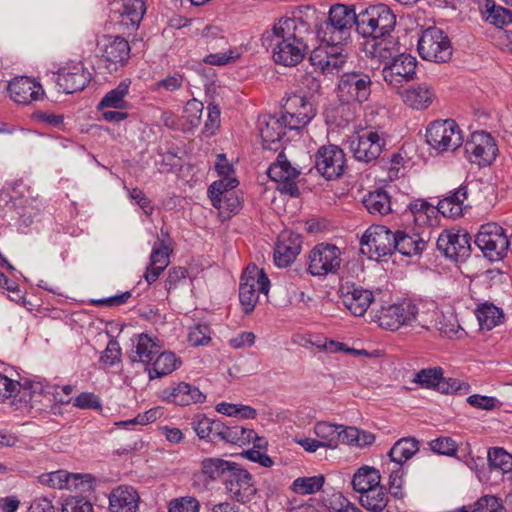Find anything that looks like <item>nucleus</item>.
Returning <instances> with one entry per match:
<instances>
[{"label":"nucleus","instance_id":"nucleus-54","mask_svg":"<svg viewBox=\"0 0 512 512\" xmlns=\"http://www.w3.org/2000/svg\"><path fill=\"white\" fill-rule=\"evenodd\" d=\"M442 375L443 369L441 367L426 368L415 374L413 382L423 388H436L438 390Z\"/></svg>","mask_w":512,"mask_h":512},{"label":"nucleus","instance_id":"nucleus-60","mask_svg":"<svg viewBox=\"0 0 512 512\" xmlns=\"http://www.w3.org/2000/svg\"><path fill=\"white\" fill-rule=\"evenodd\" d=\"M210 328L205 324H198L191 328L188 334V341L192 346H204L207 345L210 340Z\"/></svg>","mask_w":512,"mask_h":512},{"label":"nucleus","instance_id":"nucleus-30","mask_svg":"<svg viewBox=\"0 0 512 512\" xmlns=\"http://www.w3.org/2000/svg\"><path fill=\"white\" fill-rule=\"evenodd\" d=\"M287 129L282 116H269L259 128L264 148L278 150Z\"/></svg>","mask_w":512,"mask_h":512},{"label":"nucleus","instance_id":"nucleus-42","mask_svg":"<svg viewBox=\"0 0 512 512\" xmlns=\"http://www.w3.org/2000/svg\"><path fill=\"white\" fill-rule=\"evenodd\" d=\"M234 465L235 462L221 458H205L201 462V472L210 481L222 479L224 482Z\"/></svg>","mask_w":512,"mask_h":512},{"label":"nucleus","instance_id":"nucleus-13","mask_svg":"<svg viewBox=\"0 0 512 512\" xmlns=\"http://www.w3.org/2000/svg\"><path fill=\"white\" fill-rule=\"evenodd\" d=\"M464 153L470 163L488 166L496 159L498 147L489 133L476 131L464 143Z\"/></svg>","mask_w":512,"mask_h":512},{"label":"nucleus","instance_id":"nucleus-52","mask_svg":"<svg viewBox=\"0 0 512 512\" xmlns=\"http://www.w3.org/2000/svg\"><path fill=\"white\" fill-rule=\"evenodd\" d=\"M324 484V476L316 475L311 477H298L292 485L291 490L296 494L306 495L318 492Z\"/></svg>","mask_w":512,"mask_h":512},{"label":"nucleus","instance_id":"nucleus-33","mask_svg":"<svg viewBox=\"0 0 512 512\" xmlns=\"http://www.w3.org/2000/svg\"><path fill=\"white\" fill-rule=\"evenodd\" d=\"M252 436L253 429L232 425L231 423L227 424L220 421L215 427L214 438L229 444L239 446L249 444Z\"/></svg>","mask_w":512,"mask_h":512},{"label":"nucleus","instance_id":"nucleus-8","mask_svg":"<svg viewBox=\"0 0 512 512\" xmlns=\"http://www.w3.org/2000/svg\"><path fill=\"white\" fill-rule=\"evenodd\" d=\"M417 48L421 58L431 62H446L452 56L450 39L436 26L422 31Z\"/></svg>","mask_w":512,"mask_h":512},{"label":"nucleus","instance_id":"nucleus-26","mask_svg":"<svg viewBox=\"0 0 512 512\" xmlns=\"http://www.w3.org/2000/svg\"><path fill=\"white\" fill-rule=\"evenodd\" d=\"M365 51L369 57L385 62V64L402 53L398 37H394L391 34L381 38L370 39L366 43Z\"/></svg>","mask_w":512,"mask_h":512},{"label":"nucleus","instance_id":"nucleus-51","mask_svg":"<svg viewBox=\"0 0 512 512\" xmlns=\"http://www.w3.org/2000/svg\"><path fill=\"white\" fill-rule=\"evenodd\" d=\"M219 422L220 420L210 419L204 414H196L191 420V426L200 439L212 441L215 439V427Z\"/></svg>","mask_w":512,"mask_h":512},{"label":"nucleus","instance_id":"nucleus-23","mask_svg":"<svg viewBox=\"0 0 512 512\" xmlns=\"http://www.w3.org/2000/svg\"><path fill=\"white\" fill-rule=\"evenodd\" d=\"M92 477L89 474L81 475L69 473L66 470H57L43 473L38 481L47 487L54 489H80L86 491L92 488Z\"/></svg>","mask_w":512,"mask_h":512},{"label":"nucleus","instance_id":"nucleus-34","mask_svg":"<svg viewBox=\"0 0 512 512\" xmlns=\"http://www.w3.org/2000/svg\"><path fill=\"white\" fill-rule=\"evenodd\" d=\"M467 197L468 187L466 185H461L438 202L437 210L445 217H459L463 213L464 201Z\"/></svg>","mask_w":512,"mask_h":512},{"label":"nucleus","instance_id":"nucleus-43","mask_svg":"<svg viewBox=\"0 0 512 512\" xmlns=\"http://www.w3.org/2000/svg\"><path fill=\"white\" fill-rule=\"evenodd\" d=\"M146 12L143 0H124L121 12V23L128 29H136Z\"/></svg>","mask_w":512,"mask_h":512},{"label":"nucleus","instance_id":"nucleus-50","mask_svg":"<svg viewBox=\"0 0 512 512\" xmlns=\"http://www.w3.org/2000/svg\"><path fill=\"white\" fill-rule=\"evenodd\" d=\"M488 462L491 468L499 469L503 474L509 475L512 480V455L501 447L488 450Z\"/></svg>","mask_w":512,"mask_h":512},{"label":"nucleus","instance_id":"nucleus-16","mask_svg":"<svg viewBox=\"0 0 512 512\" xmlns=\"http://www.w3.org/2000/svg\"><path fill=\"white\" fill-rule=\"evenodd\" d=\"M384 132L367 129L352 137L350 151L357 161L369 163L376 160L385 146Z\"/></svg>","mask_w":512,"mask_h":512},{"label":"nucleus","instance_id":"nucleus-40","mask_svg":"<svg viewBox=\"0 0 512 512\" xmlns=\"http://www.w3.org/2000/svg\"><path fill=\"white\" fill-rule=\"evenodd\" d=\"M362 202L367 211L374 216H385L393 211L391 197L384 189L369 192Z\"/></svg>","mask_w":512,"mask_h":512},{"label":"nucleus","instance_id":"nucleus-64","mask_svg":"<svg viewBox=\"0 0 512 512\" xmlns=\"http://www.w3.org/2000/svg\"><path fill=\"white\" fill-rule=\"evenodd\" d=\"M62 512H93V506L83 497H70L64 501Z\"/></svg>","mask_w":512,"mask_h":512},{"label":"nucleus","instance_id":"nucleus-24","mask_svg":"<svg viewBox=\"0 0 512 512\" xmlns=\"http://www.w3.org/2000/svg\"><path fill=\"white\" fill-rule=\"evenodd\" d=\"M8 91L14 102L25 105L39 101L45 95L42 85L28 76H18L9 81Z\"/></svg>","mask_w":512,"mask_h":512},{"label":"nucleus","instance_id":"nucleus-20","mask_svg":"<svg viewBox=\"0 0 512 512\" xmlns=\"http://www.w3.org/2000/svg\"><path fill=\"white\" fill-rule=\"evenodd\" d=\"M416 59L402 52L382 69V76L387 85L398 89L414 79L416 75Z\"/></svg>","mask_w":512,"mask_h":512},{"label":"nucleus","instance_id":"nucleus-39","mask_svg":"<svg viewBox=\"0 0 512 512\" xmlns=\"http://www.w3.org/2000/svg\"><path fill=\"white\" fill-rule=\"evenodd\" d=\"M475 316L481 330L489 331L504 321L503 310L488 301L477 305Z\"/></svg>","mask_w":512,"mask_h":512},{"label":"nucleus","instance_id":"nucleus-48","mask_svg":"<svg viewBox=\"0 0 512 512\" xmlns=\"http://www.w3.org/2000/svg\"><path fill=\"white\" fill-rule=\"evenodd\" d=\"M408 208L414 217L415 223L419 226L429 225L431 219L435 217L438 212L437 206L423 199H417L411 202Z\"/></svg>","mask_w":512,"mask_h":512},{"label":"nucleus","instance_id":"nucleus-32","mask_svg":"<svg viewBox=\"0 0 512 512\" xmlns=\"http://www.w3.org/2000/svg\"><path fill=\"white\" fill-rule=\"evenodd\" d=\"M301 250V240L298 236L282 234L276 243L274 262L278 267H287L293 262Z\"/></svg>","mask_w":512,"mask_h":512},{"label":"nucleus","instance_id":"nucleus-4","mask_svg":"<svg viewBox=\"0 0 512 512\" xmlns=\"http://www.w3.org/2000/svg\"><path fill=\"white\" fill-rule=\"evenodd\" d=\"M395 26L396 15L384 3L370 5L359 11L357 34L365 40L388 36Z\"/></svg>","mask_w":512,"mask_h":512},{"label":"nucleus","instance_id":"nucleus-44","mask_svg":"<svg viewBox=\"0 0 512 512\" xmlns=\"http://www.w3.org/2000/svg\"><path fill=\"white\" fill-rule=\"evenodd\" d=\"M381 476L377 469L370 466L360 467L352 478L353 489L361 495L380 484Z\"/></svg>","mask_w":512,"mask_h":512},{"label":"nucleus","instance_id":"nucleus-63","mask_svg":"<svg viewBox=\"0 0 512 512\" xmlns=\"http://www.w3.org/2000/svg\"><path fill=\"white\" fill-rule=\"evenodd\" d=\"M325 505L331 512H350V510L357 508L340 493L332 494L326 500Z\"/></svg>","mask_w":512,"mask_h":512},{"label":"nucleus","instance_id":"nucleus-17","mask_svg":"<svg viewBox=\"0 0 512 512\" xmlns=\"http://www.w3.org/2000/svg\"><path fill=\"white\" fill-rule=\"evenodd\" d=\"M224 486L229 497L241 504L250 502L257 493L253 476L237 463L227 475Z\"/></svg>","mask_w":512,"mask_h":512},{"label":"nucleus","instance_id":"nucleus-18","mask_svg":"<svg viewBox=\"0 0 512 512\" xmlns=\"http://www.w3.org/2000/svg\"><path fill=\"white\" fill-rule=\"evenodd\" d=\"M267 173L269 178L278 184L277 189L282 194L292 197L299 196L297 179L300 176V170L291 165L284 153L278 154L276 161L271 164Z\"/></svg>","mask_w":512,"mask_h":512},{"label":"nucleus","instance_id":"nucleus-47","mask_svg":"<svg viewBox=\"0 0 512 512\" xmlns=\"http://www.w3.org/2000/svg\"><path fill=\"white\" fill-rule=\"evenodd\" d=\"M361 505L372 512H382L388 503L384 487L380 484L363 493L360 497Z\"/></svg>","mask_w":512,"mask_h":512},{"label":"nucleus","instance_id":"nucleus-14","mask_svg":"<svg viewBox=\"0 0 512 512\" xmlns=\"http://www.w3.org/2000/svg\"><path fill=\"white\" fill-rule=\"evenodd\" d=\"M395 232L387 227L375 225L369 227L361 238V251L370 258H383L395 251Z\"/></svg>","mask_w":512,"mask_h":512},{"label":"nucleus","instance_id":"nucleus-1","mask_svg":"<svg viewBox=\"0 0 512 512\" xmlns=\"http://www.w3.org/2000/svg\"><path fill=\"white\" fill-rule=\"evenodd\" d=\"M307 24L297 19H279L270 30L262 34V45L271 50L276 64L295 66L300 63L307 49L304 37Z\"/></svg>","mask_w":512,"mask_h":512},{"label":"nucleus","instance_id":"nucleus-37","mask_svg":"<svg viewBox=\"0 0 512 512\" xmlns=\"http://www.w3.org/2000/svg\"><path fill=\"white\" fill-rule=\"evenodd\" d=\"M167 399L179 406H187L190 404L203 403L206 396L198 387L189 383L180 382L176 387L171 389Z\"/></svg>","mask_w":512,"mask_h":512},{"label":"nucleus","instance_id":"nucleus-6","mask_svg":"<svg viewBox=\"0 0 512 512\" xmlns=\"http://www.w3.org/2000/svg\"><path fill=\"white\" fill-rule=\"evenodd\" d=\"M270 280L263 269L255 264L247 266L241 276L239 300L245 314H250L259 300V293L268 294Z\"/></svg>","mask_w":512,"mask_h":512},{"label":"nucleus","instance_id":"nucleus-5","mask_svg":"<svg viewBox=\"0 0 512 512\" xmlns=\"http://www.w3.org/2000/svg\"><path fill=\"white\" fill-rule=\"evenodd\" d=\"M335 93L342 105L361 106L370 99L371 76L361 70L344 72L338 77Z\"/></svg>","mask_w":512,"mask_h":512},{"label":"nucleus","instance_id":"nucleus-21","mask_svg":"<svg viewBox=\"0 0 512 512\" xmlns=\"http://www.w3.org/2000/svg\"><path fill=\"white\" fill-rule=\"evenodd\" d=\"M91 78L90 71L82 62H77L59 69L55 81L59 91L71 94L85 89Z\"/></svg>","mask_w":512,"mask_h":512},{"label":"nucleus","instance_id":"nucleus-31","mask_svg":"<svg viewBox=\"0 0 512 512\" xmlns=\"http://www.w3.org/2000/svg\"><path fill=\"white\" fill-rule=\"evenodd\" d=\"M425 304L427 305L426 308L430 309L428 312V317L432 319L430 327L434 326L442 335L447 337H452L458 333L460 324L452 308L438 312L433 302Z\"/></svg>","mask_w":512,"mask_h":512},{"label":"nucleus","instance_id":"nucleus-25","mask_svg":"<svg viewBox=\"0 0 512 512\" xmlns=\"http://www.w3.org/2000/svg\"><path fill=\"white\" fill-rule=\"evenodd\" d=\"M374 300L372 291L356 286L345 285L341 288L342 304L354 315L362 316Z\"/></svg>","mask_w":512,"mask_h":512},{"label":"nucleus","instance_id":"nucleus-2","mask_svg":"<svg viewBox=\"0 0 512 512\" xmlns=\"http://www.w3.org/2000/svg\"><path fill=\"white\" fill-rule=\"evenodd\" d=\"M358 22L359 12L354 5H332L327 19L317 29V36L325 44L347 45L352 40L353 31L357 33Z\"/></svg>","mask_w":512,"mask_h":512},{"label":"nucleus","instance_id":"nucleus-28","mask_svg":"<svg viewBox=\"0 0 512 512\" xmlns=\"http://www.w3.org/2000/svg\"><path fill=\"white\" fill-rule=\"evenodd\" d=\"M135 350L129 356L131 362H140L149 366L161 350L160 341L148 334L134 335L131 339Z\"/></svg>","mask_w":512,"mask_h":512},{"label":"nucleus","instance_id":"nucleus-59","mask_svg":"<svg viewBox=\"0 0 512 512\" xmlns=\"http://www.w3.org/2000/svg\"><path fill=\"white\" fill-rule=\"evenodd\" d=\"M169 512H198L199 502L194 497H180L170 501Z\"/></svg>","mask_w":512,"mask_h":512},{"label":"nucleus","instance_id":"nucleus-27","mask_svg":"<svg viewBox=\"0 0 512 512\" xmlns=\"http://www.w3.org/2000/svg\"><path fill=\"white\" fill-rule=\"evenodd\" d=\"M140 496L133 486L120 485L109 495L110 512H136L139 508Z\"/></svg>","mask_w":512,"mask_h":512},{"label":"nucleus","instance_id":"nucleus-35","mask_svg":"<svg viewBox=\"0 0 512 512\" xmlns=\"http://www.w3.org/2000/svg\"><path fill=\"white\" fill-rule=\"evenodd\" d=\"M402 98L404 103L412 109L424 110L434 101L435 93L428 84L421 83L406 89Z\"/></svg>","mask_w":512,"mask_h":512},{"label":"nucleus","instance_id":"nucleus-49","mask_svg":"<svg viewBox=\"0 0 512 512\" xmlns=\"http://www.w3.org/2000/svg\"><path fill=\"white\" fill-rule=\"evenodd\" d=\"M239 181L235 177H221V179L214 181L208 188V195L215 208L222 207L224 194L229 190L237 187Z\"/></svg>","mask_w":512,"mask_h":512},{"label":"nucleus","instance_id":"nucleus-22","mask_svg":"<svg viewBox=\"0 0 512 512\" xmlns=\"http://www.w3.org/2000/svg\"><path fill=\"white\" fill-rule=\"evenodd\" d=\"M470 241L471 237L468 233L445 231L439 235L436 245L447 258L464 261L470 256Z\"/></svg>","mask_w":512,"mask_h":512},{"label":"nucleus","instance_id":"nucleus-58","mask_svg":"<svg viewBox=\"0 0 512 512\" xmlns=\"http://www.w3.org/2000/svg\"><path fill=\"white\" fill-rule=\"evenodd\" d=\"M241 53L239 49H229L227 52L211 53L204 58V62L209 65L223 66L239 59Z\"/></svg>","mask_w":512,"mask_h":512},{"label":"nucleus","instance_id":"nucleus-55","mask_svg":"<svg viewBox=\"0 0 512 512\" xmlns=\"http://www.w3.org/2000/svg\"><path fill=\"white\" fill-rule=\"evenodd\" d=\"M343 45H330L329 58L324 63L323 74H333L341 70L347 63V53Z\"/></svg>","mask_w":512,"mask_h":512},{"label":"nucleus","instance_id":"nucleus-10","mask_svg":"<svg viewBox=\"0 0 512 512\" xmlns=\"http://www.w3.org/2000/svg\"><path fill=\"white\" fill-rule=\"evenodd\" d=\"M24 400L21 408L43 411L50 407L53 402L60 404L70 403V399H65L59 394V388L56 385L44 383L41 381H33L23 388L20 402Z\"/></svg>","mask_w":512,"mask_h":512},{"label":"nucleus","instance_id":"nucleus-12","mask_svg":"<svg viewBox=\"0 0 512 512\" xmlns=\"http://www.w3.org/2000/svg\"><path fill=\"white\" fill-rule=\"evenodd\" d=\"M281 116L288 130H300L316 116V108L305 96L294 94L282 104Z\"/></svg>","mask_w":512,"mask_h":512},{"label":"nucleus","instance_id":"nucleus-45","mask_svg":"<svg viewBox=\"0 0 512 512\" xmlns=\"http://www.w3.org/2000/svg\"><path fill=\"white\" fill-rule=\"evenodd\" d=\"M419 450V442L412 437H404L399 439L389 451L391 461L398 465H402L413 457Z\"/></svg>","mask_w":512,"mask_h":512},{"label":"nucleus","instance_id":"nucleus-36","mask_svg":"<svg viewBox=\"0 0 512 512\" xmlns=\"http://www.w3.org/2000/svg\"><path fill=\"white\" fill-rule=\"evenodd\" d=\"M181 364V360L173 352H159L149 366L145 367L149 379L161 378L172 373Z\"/></svg>","mask_w":512,"mask_h":512},{"label":"nucleus","instance_id":"nucleus-7","mask_svg":"<svg viewBox=\"0 0 512 512\" xmlns=\"http://www.w3.org/2000/svg\"><path fill=\"white\" fill-rule=\"evenodd\" d=\"M426 142L438 153L453 152L463 144L462 131L452 119L435 120L426 129Z\"/></svg>","mask_w":512,"mask_h":512},{"label":"nucleus","instance_id":"nucleus-19","mask_svg":"<svg viewBox=\"0 0 512 512\" xmlns=\"http://www.w3.org/2000/svg\"><path fill=\"white\" fill-rule=\"evenodd\" d=\"M345 154L336 145L321 146L315 155V168L326 180L341 177L345 169Z\"/></svg>","mask_w":512,"mask_h":512},{"label":"nucleus","instance_id":"nucleus-56","mask_svg":"<svg viewBox=\"0 0 512 512\" xmlns=\"http://www.w3.org/2000/svg\"><path fill=\"white\" fill-rule=\"evenodd\" d=\"M203 109V103L196 99L189 100L186 103L183 111V118L189 124L190 128L198 127L200 125Z\"/></svg>","mask_w":512,"mask_h":512},{"label":"nucleus","instance_id":"nucleus-61","mask_svg":"<svg viewBox=\"0 0 512 512\" xmlns=\"http://www.w3.org/2000/svg\"><path fill=\"white\" fill-rule=\"evenodd\" d=\"M430 448L435 453L452 456L457 451V444L452 438L441 436L430 442Z\"/></svg>","mask_w":512,"mask_h":512},{"label":"nucleus","instance_id":"nucleus-57","mask_svg":"<svg viewBox=\"0 0 512 512\" xmlns=\"http://www.w3.org/2000/svg\"><path fill=\"white\" fill-rule=\"evenodd\" d=\"M472 512H504L505 508L500 498L494 495H486L478 499Z\"/></svg>","mask_w":512,"mask_h":512},{"label":"nucleus","instance_id":"nucleus-3","mask_svg":"<svg viewBox=\"0 0 512 512\" xmlns=\"http://www.w3.org/2000/svg\"><path fill=\"white\" fill-rule=\"evenodd\" d=\"M426 304L414 303L410 300L398 304L381 307L375 315V321L379 326L391 331L398 330L407 325L430 329L431 317H428L429 308Z\"/></svg>","mask_w":512,"mask_h":512},{"label":"nucleus","instance_id":"nucleus-9","mask_svg":"<svg viewBox=\"0 0 512 512\" xmlns=\"http://www.w3.org/2000/svg\"><path fill=\"white\" fill-rule=\"evenodd\" d=\"M475 244L487 259L500 261L507 256L510 242L501 226L487 223L476 234Z\"/></svg>","mask_w":512,"mask_h":512},{"label":"nucleus","instance_id":"nucleus-62","mask_svg":"<svg viewBox=\"0 0 512 512\" xmlns=\"http://www.w3.org/2000/svg\"><path fill=\"white\" fill-rule=\"evenodd\" d=\"M161 416V412L158 408L150 409L144 413L138 414L136 417L126 421L116 422L115 425L118 427H127L130 425H146L156 421Z\"/></svg>","mask_w":512,"mask_h":512},{"label":"nucleus","instance_id":"nucleus-29","mask_svg":"<svg viewBox=\"0 0 512 512\" xmlns=\"http://www.w3.org/2000/svg\"><path fill=\"white\" fill-rule=\"evenodd\" d=\"M170 253L171 249L164 240H158L154 243L150 255V262L144 275L148 284L154 283L161 273L167 268L170 263Z\"/></svg>","mask_w":512,"mask_h":512},{"label":"nucleus","instance_id":"nucleus-15","mask_svg":"<svg viewBox=\"0 0 512 512\" xmlns=\"http://www.w3.org/2000/svg\"><path fill=\"white\" fill-rule=\"evenodd\" d=\"M97 47L102 61L110 73L124 67L130 57L129 43L120 36L104 35L98 40Z\"/></svg>","mask_w":512,"mask_h":512},{"label":"nucleus","instance_id":"nucleus-46","mask_svg":"<svg viewBox=\"0 0 512 512\" xmlns=\"http://www.w3.org/2000/svg\"><path fill=\"white\" fill-rule=\"evenodd\" d=\"M130 82L121 81L116 88L112 89L102 98L98 105V109L113 108V109H125L127 108V102L124 100L125 96L129 92Z\"/></svg>","mask_w":512,"mask_h":512},{"label":"nucleus","instance_id":"nucleus-53","mask_svg":"<svg viewBox=\"0 0 512 512\" xmlns=\"http://www.w3.org/2000/svg\"><path fill=\"white\" fill-rule=\"evenodd\" d=\"M339 429V425L324 421L315 425L316 435L322 439L324 446L329 448H336L339 445Z\"/></svg>","mask_w":512,"mask_h":512},{"label":"nucleus","instance_id":"nucleus-11","mask_svg":"<svg viewBox=\"0 0 512 512\" xmlns=\"http://www.w3.org/2000/svg\"><path fill=\"white\" fill-rule=\"evenodd\" d=\"M341 255L336 245L330 243L315 245L308 254V272L317 277L336 274L341 267Z\"/></svg>","mask_w":512,"mask_h":512},{"label":"nucleus","instance_id":"nucleus-41","mask_svg":"<svg viewBox=\"0 0 512 512\" xmlns=\"http://www.w3.org/2000/svg\"><path fill=\"white\" fill-rule=\"evenodd\" d=\"M486 22L497 28H503L512 23V10L496 4L493 0H486L481 9Z\"/></svg>","mask_w":512,"mask_h":512},{"label":"nucleus","instance_id":"nucleus-38","mask_svg":"<svg viewBox=\"0 0 512 512\" xmlns=\"http://www.w3.org/2000/svg\"><path fill=\"white\" fill-rule=\"evenodd\" d=\"M395 251L404 256H414L420 254L426 247V241L419 233H407L405 231L395 232Z\"/></svg>","mask_w":512,"mask_h":512}]
</instances>
